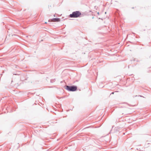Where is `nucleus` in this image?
Returning a JSON list of instances; mask_svg holds the SVG:
<instances>
[{
    "label": "nucleus",
    "instance_id": "20e7f679",
    "mask_svg": "<svg viewBox=\"0 0 151 151\" xmlns=\"http://www.w3.org/2000/svg\"><path fill=\"white\" fill-rule=\"evenodd\" d=\"M146 144H151V141H147L146 142Z\"/></svg>",
    "mask_w": 151,
    "mask_h": 151
},
{
    "label": "nucleus",
    "instance_id": "f03ea898",
    "mask_svg": "<svg viewBox=\"0 0 151 151\" xmlns=\"http://www.w3.org/2000/svg\"><path fill=\"white\" fill-rule=\"evenodd\" d=\"M65 88L67 90L70 91H74L76 90L77 87L75 86H66Z\"/></svg>",
    "mask_w": 151,
    "mask_h": 151
},
{
    "label": "nucleus",
    "instance_id": "39448f33",
    "mask_svg": "<svg viewBox=\"0 0 151 151\" xmlns=\"http://www.w3.org/2000/svg\"><path fill=\"white\" fill-rule=\"evenodd\" d=\"M55 81V79H51L50 80V82L51 83H52V82H54Z\"/></svg>",
    "mask_w": 151,
    "mask_h": 151
},
{
    "label": "nucleus",
    "instance_id": "7ed1b4c3",
    "mask_svg": "<svg viewBox=\"0 0 151 151\" xmlns=\"http://www.w3.org/2000/svg\"><path fill=\"white\" fill-rule=\"evenodd\" d=\"M51 20L54 22H58L60 21V19L59 18H54L51 19Z\"/></svg>",
    "mask_w": 151,
    "mask_h": 151
},
{
    "label": "nucleus",
    "instance_id": "0eeeda50",
    "mask_svg": "<svg viewBox=\"0 0 151 151\" xmlns=\"http://www.w3.org/2000/svg\"><path fill=\"white\" fill-rule=\"evenodd\" d=\"M48 21L49 22H50V20H49Z\"/></svg>",
    "mask_w": 151,
    "mask_h": 151
},
{
    "label": "nucleus",
    "instance_id": "f257e3e1",
    "mask_svg": "<svg viewBox=\"0 0 151 151\" xmlns=\"http://www.w3.org/2000/svg\"><path fill=\"white\" fill-rule=\"evenodd\" d=\"M81 14V13L79 11H76L72 12L69 15V17L71 18H77L80 17Z\"/></svg>",
    "mask_w": 151,
    "mask_h": 151
},
{
    "label": "nucleus",
    "instance_id": "423d86ee",
    "mask_svg": "<svg viewBox=\"0 0 151 151\" xmlns=\"http://www.w3.org/2000/svg\"><path fill=\"white\" fill-rule=\"evenodd\" d=\"M117 91H115L114 92H112L111 93V94H114V92H116Z\"/></svg>",
    "mask_w": 151,
    "mask_h": 151
}]
</instances>
